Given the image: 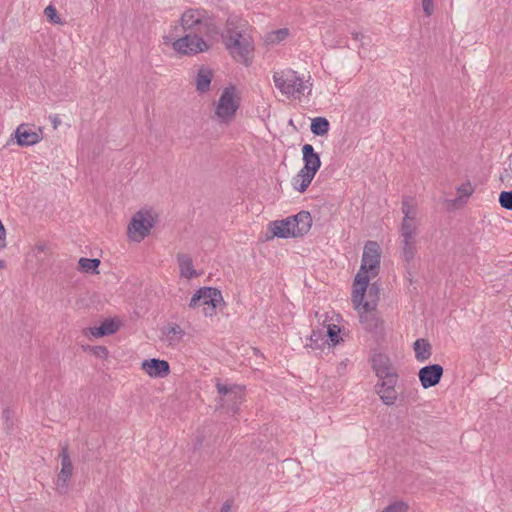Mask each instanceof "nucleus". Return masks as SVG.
<instances>
[{
	"label": "nucleus",
	"instance_id": "obj_1",
	"mask_svg": "<svg viewBox=\"0 0 512 512\" xmlns=\"http://www.w3.org/2000/svg\"><path fill=\"white\" fill-rule=\"evenodd\" d=\"M243 27L244 25L236 18H229L221 37L232 57L245 66H249L252 61L254 42Z\"/></svg>",
	"mask_w": 512,
	"mask_h": 512
},
{
	"label": "nucleus",
	"instance_id": "obj_2",
	"mask_svg": "<svg viewBox=\"0 0 512 512\" xmlns=\"http://www.w3.org/2000/svg\"><path fill=\"white\" fill-rule=\"evenodd\" d=\"M180 25L184 32L203 36L215 41L220 35V28L214 17L205 9L188 8L180 17Z\"/></svg>",
	"mask_w": 512,
	"mask_h": 512
},
{
	"label": "nucleus",
	"instance_id": "obj_3",
	"mask_svg": "<svg viewBox=\"0 0 512 512\" xmlns=\"http://www.w3.org/2000/svg\"><path fill=\"white\" fill-rule=\"evenodd\" d=\"M381 250L376 241H367L362 254L361 266L355 276L353 291L361 296V292H366L369 279L375 277L380 269Z\"/></svg>",
	"mask_w": 512,
	"mask_h": 512
},
{
	"label": "nucleus",
	"instance_id": "obj_4",
	"mask_svg": "<svg viewBox=\"0 0 512 512\" xmlns=\"http://www.w3.org/2000/svg\"><path fill=\"white\" fill-rule=\"evenodd\" d=\"M364 296L365 292H361V296L357 291L352 293V302L359 313V322L365 331L381 335L384 332V321L376 309V300L364 301Z\"/></svg>",
	"mask_w": 512,
	"mask_h": 512
},
{
	"label": "nucleus",
	"instance_id": "obj_5",
	"mask_svg": "<svg viewBox=\"0 0 512 512\" xmlns=\"http://www.w3.org/2000/svg\"><path fill=\"white\" fill-rule=\"evenodd\" d=\"M275 87L288 97L297 98L304 95L305 85L303 79L292 69H284L273 73Z\"/></svg>",
	"mask_w": 512,
	"mask_h": 512
},
{
	"label": "nucleus",
	"instance_id": "obj_6",
	"mask_svg": "<svg viewBox=\"0 0 512 512\" xmlns=\"http://www.w3.org/2000/svg\"><path fill=\"white\" fill-rule=\"evenodd\" d=\"M239 107L240 98L236 87L233 85L225 87L215 105V117L219 123L228 124L234 119Z\"/></svg>",
	"mask_w": 512,
	"mask_h": 512
},
{
	"label": "nucleus",
	"instance_id": "obj_7",
	"mask_svg": "<svg viewBox=\"0 0 512 512\" xmlns=\"http://www.w3.org/2000/svg\"><path fill=\"white\" fill-rule=\"evenodd\" d=\"M216 389L219 397L216 399L217 409H225L233 414L237 413L244 400V387L236 384L227 385L217 381Z\"/></svg>",
	"mask_w": 512,
	"mask_h": 512
},
{
	"label": "nucleus",
	"instance_id": "obj_8",
	"mask_svg": "<svg viewBox=\"0 0 512 512\" xmlns=\"http://www.w3.org/2000/svg\"><path fill=\"white\" fill-rule=\"evenodd\" d=\"M222 302L223 297L220 290L214 287H202L191 297L189 307L192 309L202 307L203 314L211 317Z\"/></svg>",
	"mask_w": 512,
	"mask_h": 512
},
{
	"label": "nucleus",
	"instance_id": "obj_9",
	"mask_svg": "<svg viewBox=\"0 0 512 512\" xmlns=\"http://www.w3.org/2000/svg\"><path fill=\"white\" fill-rule=\"evenodd\" d=\"M156 216L151 210H140L128 225V237L136 242L142 241L154 227Z\"/></svg>",
	"mask_w": 512,
	"mask_h": 512
},
{
	"label": "nucleus",
	"instance_id": "obj_10",
	"mask_svg": "<svg viewBox=\"0 0 512 512\" xmlns=\"http://www.w3.org/2000/svg\"><path fill=\"white\" fill-rule=\"evenodd\" d=\"M186 34L172 43L173 49L183 55H196L208 51L212 40L203 36L185 32Z\"/></svg>",
	"mask_w": 512,
	"mask_h": 512
},
{
	"label": "nucleus",
	"instance_id": "obj_11",
	"mask_svg": "<svg viewBox=\"0 0 512 512\" xmlns=\"http://www.w3.org/2000/svg\"><path fill=\"white\" fill-rule=\"evenodd\" d=\"M59 457L61 459V470L57 476L55 485L56 491L59 494H65L68 491L69 480L73 474V465L66 445L61 448Z\"/></svg>",
	"mask_w": 512,
	"mask_h": 512
},
{
	"label": "nucleus",
	"instance_id": "obj_12",
	"mask_svg": "<svg viewBox=\"0 0 512 512\" xmlns=\"http://www.w3.org/2000/svg\"><path fill=\"white\" fill-rule=\"evenodd\" d=\"M397 378L398 376H392L391 378L381 379L375 385V391L385 405L391 406L397 400L398 393L395 389Z\"/></svg>",
	"mask_w": 512,
	"mask_h": 512
},
{
	"label": "nucleus",
	"instance_id": "obj_13",
	"mask_svg": "<svg viewBox=\"0 0 512 512\" xmlns=\"http://www.w3.org/2000/svg\"><path fill=\"white\" fill-rule=\"evenodd\" d=\"M371 365L379 380L398 376L390 358L383 353H375L371 358Z\"/></svg>",
	"mask_w": 512,
	"mask_h": 512
},
{
	"label": "nucleus",
	"instance_id": "obj_14",
	"mask_svg": "<svg viewBox=\"0 0 512 512\" xmlns=\"http://www.w3.org/2000/svg\"><path fill=\"white\" fill-rule=\"evenodd\" d=\"M418 376L423 388L434 387L443 376V367L439 364L424 366L419 370Z\"/></svg>",
	"mask_w": 512,
	"mask_h": 512
},
{
	"label": "nucleus",
	"instance_id": "obj_15",
	"mask_svg": "<svg viewBox=\"0 0 512 512\" xmlns=\"http://www.w3.org/2000/svg\"><path fill=\"white\" fill-rule=\"evenodd\" d=\"M268 229L272 234L271 238L297 237L296 230L294 229L293 216L287 217L284 220L270 222Z\"/></svg>",
	"mask_w": 512,
	"mask_h": 512
},
{
	"label": "nucleus",
	"instance_id": "obj_16",
	"mask_svg": "<svg viewBox=\"0 0 512 512\" xmlns=\"http://www.w3.org/2000/svg\"><path fill=\"white\" fill-rule=\"evenodd\" d=\"M141 367L152 378H164L170 373V366L166 360L156 358L144 360Z\"/></svg>",
	"mask_w": 512,
	"mask_h": 512
},
{
	"label": "nucleus",
	"instance_id": "obj_17",
	"mask_svg": "<svg viewBox=\"0 0 512 512\" xmlns=\"http://www.w3.org/2000/svg\"><path fill=\"white\" fill-rule=\"evenodd\" d=\"M302 154H303V162L304 166L302 169L304 171H310L311 173H317L319 168L321 167V160L318 153L314 151V148L310 144H304L302 146Z\"/></svg>",
	"mask_w": 512,
	"mask_h": 512
},
{
	"label": "nucleus",
	"instance_id": "obj_18",
	"mask_svg": "<svg viewBox=\"0 0 512 512\" xmlns=\"http://www.w3.org/2000/svg\"><path fill=\"white\" fill-rule=\"evenodd\" d=\"M16 142L19 146H31L37 144L41 138L38 133L21 124L15 130Z\"/></svg>",
	"mask_w": 512,
	"mask_h": 512
},
{
	"label": "nucleus",
	"instance_id": "obj_19",
	"mask_svg": "<svg viewBox=\"0 0 512 512\" xmlns=\"http://www.w3.org/2000/svg\"><path fill=\"white\" fill-rule=\"evenodd\" d=\"M401 210L403 213L402 221L420 222V218L418 217V204L414 197H403Z\"/></svg>",
	"mask_w": 512,
	"mask_h": 512
},
{
	"label": "nucleus",
	"instance_id": "obj_20",
	"mask_svg": "<svg viewBox=\"0 0 512 512\" xmlns=\"http://www.w3.org/2000/svg\"><path fill=\"white\" fill-rule=\"evenodd\" d=\"M120 328V325L117 321L113 319H105L100 326L98 327H90L88 332L91 336L95 338L112 335L116 333Z\"/></svg>",
	"mask_w": 512,
	"mask_h": 512
},
{
	"label": "nucleus",
	"instance_id": "obj_21",
	"mask_svg": "<svg viewBox=\"0 0 512 512\" xmlns=\"http://www.w3.org/2000/svg\"><path fill=\"white\" fill-rule=\"evenodd\" d=\"M213 78V72L206 66H201L195 76L196 90L199 93L208 92Z\"/></svg>",
	"mask_w": 512,
	"mask_h": 512
},
{
	"label": "nucleus",
	"instance_id": "obj_22",
	"mask_svg": "<svg viewBox=\"0 0 512 512\" xmlns=\"http://www.w3.org/2000/svg\"><path fill=\"white\" fill-rule=\"evenodd\" d=\"M401 239L402 256L406 262H411L416 253L417 235L399 234Z\"/></svg>",
	"mask_w": 512,
	"mask_h": 512
},
{
	"label": "nucleus",
	"instance_id": "obj_23",
	"mask_svg": "<svg viewBox=\"0 0 512 512\" xmlns=\"http://www.w3.org/2000/svg\"><path fill=\"white\" fill-rule=\"evenodd\" d=\"M293 222L297 237L303 236L312 226V217L308 211H301L293 216Z\"/></svg>",
	"mask_w": 512,
	"mask_h": 512
},
{
	"label": "nucleus",
	"instance_id": "obj_24",
	"mask_svg": "<svg viewBox=\"0 0 512 512\" xmlns=\"http://www.w3.org/2000/svg\"><path fill=\"white\" fill-rule=\"evenodd\" d=\"M315 175V173H311L310 171L307 172L304 171V169H301L292 179L293 188L300 193L305 192L314 179Z\"/></svg>",
	"mask_w": 512,
	"mask_h": 512
},
{
	"label": "nucleus",
	"instance_id": "obj_25",
	"mask_svg": "<svg viewBox=\"0 0 512 512\" xmlns=\"http://www.w3.org/2000/svg\"><path fill=\"white\" fill-rule=\"evenodd\" d=\"M177 262L182 277L191 279L197 276V272L193 267L192 258L188 254L179 253L177 255Z\"/></svg>",
	"mask_w": 512,
	"mask_h": 512
},
{
	"label": "nucleus",
	"instance_id": "obj_26",
	"mask_svg": "<svg viewBox=\"0 0 512 512\" xmlns=\"http://www.w3.org/2000/svg\"><path fill=\"white\" fill-rule=\"evenodd\" d=\"M184 334V330L177 324H168L164 328L165 341L171 346L180 343Z\"/></svg>",
	"mask_w": 512,
	"mask_h": 512
},
{
	"label": "nucleus",
	"instance_id": "obj_27",
	"mask_svg": "<svg viewBox=\"0 0 512 512\" xmlns=\"http://www.w3.org/2000/svg\"><path fill=\"white\" fill-rule=\"evenodd\" d=\"M415 357L418 361L424 362L431 356V345L425 339H417L413 345Z\"/></svg>",
	"mask_w": 512,
	"mask_h": 512
},
{
	"label": "nucleus",
	"instance_id": "obj_28",
	"mask_svg": "<svg viewBox=\"0 0 512 512\" xmlns=\"http://www.w3.org/2000/svg\"><path fill=\"white\" fill-rule=\"evenodd\" d=\"M330 128L329 121L324 117H316L312 119L310 129L316 136H323L328 133Z\"/></svg>",
	"mask_w": 512,
	"mask_h": 512
},
{
	"label": "nucleus",
	"instance_id": "obj_29",
	"mask_svg": "<svg viewBox=\"0 0 512 512\" xmlns=\"http://www.w3.org/2000/svg\"><path fill=\"white\" fill-rule=\"evenodd\" d=\"M79 268L89 274H99L98 267L100 260L97 258H80Z\"/></svg>",
	"mask_w": 512,
	"mask_h": 512
},
{
	"label": "nucleus",
	"instance_id": "obj_30",
	"mask_svg": "<svg viewBox=\"0 0 512 512\" xmlns=\"http://www.w3.org/2000/svg\"><path fill=\"white\" fill-rule=\"evenodd\" d=\"M288 35L289 30L287 28L278 29L268 33L265 37V42L271 45L279 44L281 41L286 39Z\"/></svg>",
	"mask_w": 512,
	"mask_h": 512
},
{
	"label": "nucleus",
	"instance_id": "obj_31",
	"mask_svg": "<svg viewBox=\"0 0 512 512\" xmlns=\"http://www.w3.org/2000/svg\"><path fill=\"white\" fill-rule=\"evenodd\" d=\"M474 192V188L471 184V182H466V183H463L461 186H459L457 188V193H458V197L453 200V203L455 204L456 202H462V203H465L466 200L472 195V193Z\"/></svg>",
	"mask_w": 512,
	"mask_h": 512
},
{
	"label": "nucleus",
	"instance_id": "obj_32",
	"mask_svg": "<svg viewBox=\"0 0 512 512\" xmlns=\"http://www.w3.org/2000/svg\"><path fill=\"white\" fill-rule=\"evenodd\" d=\"M310 344L307 346H310L311 348H321L325 343V333L323 329L313 330L310 335Z\"/></svg>",
	"mask_w": 512,
	"mask_h": 512
},
{
	"label": "nucleus",
	"instance_id": "obj_33",
	"mask_svg": "<svg viewBox=\"0 0 512 512\" xmlns=\"http://www.w3.org/2000/svg\"><path fill=\"white\" fill-rule=\"evenodd\" d=\"M420 222L402 221L399 234L418 235Z\"/></svg>",
	"mask_w": 512,
	"mask_h": 512
},
{
	"label": "nucleus",
	"instance_id": "obj_34",
	"mask_svg": "<svg viewBox=\"0 0 512 512\" xmlns=\"http://www.w3.org/2000/svg\"><path fill=\"white\" fill-rule=\"evenodd\" d=\"M339 334H340V327L338 325H335V324L327 325V333L325 336L328 337L330 345L335 346L340 342L341 338L339 337Z\"/></svg>",
	"mask_w": 512,
	"mask_h": 512
},
{
	"label": "nucleus",
	"instance_id": "obj_35",
	"mask_svg": "<svg viewBox=\"0 0 512 512\" xmlns=\"http://www.w3.org/2000/svg\"><path fill=\"white\" fill-rule=\"evenodd\" d=\"M44 14L52 24H62V20L57 13L56 8L53 5H48L44 9Z\"/></svg>",
	"mask_w": 512,
	"mask_h": 512
},
{
	"label": "nucleus",
	"instance_id": "obj_36",
	"mask_svg": "<svg viewBox=\"0 0 512 512\" xmlns=\"http://www.w3.org/2000/svg\"><path fill=\"white\" fill-rule=\"evenodd\" d=\"M498 200L502 208L512 211V190L502 191Z\"/></svg>",
	"mask_w": 512,
	"mask_h": 512
},
{
	"label": "nucleus",
	"instance_id": "obj_37",
	"mask_svg": "<svg viewBox=\"0 0 512 512\" xmlns=\"http://www.w3.org/2000/svg\"><path fill=\"white\" fill-rule=\"evenodd\" d=\"M408 504L404 501H396L388 505L382 512H408Z\"/></svg>",
	"mask_w": 512,
	"mask_h": 512
},
{
	"label": "nucleus",
	"instance_id": "obj_38",
	"mask_svg": "<svg viewBox=\"0 0 512 512\" xmlns=\"http://www.w3.org/2000/svg\"><path fill=\"white\" fill-rule=\"evenodd\" d=\"M368 297L369 300H376V304L378 303L379 299V288L376 283H373L368 288Z\"/></svg>",
	"mask_w": 512,
	"mask_h": 512
},
{
	"label": "nucleus",
	"instance_id": "obj_39",
	"mask_svg": "<svg viewBox=\"0 0 512 512\" xmlns=\"http://www.w3.org/2000/svg\"><path fill=\"white\" fill-rule=\"evenodd\" d=\"M422 8L427 17L431 16L434 12L433 0H422Z\"/></svg>",
	"mask_w": 512,
	"mask_h": 512
},
{
	"label": "nucleus",
	"instance_id": "obj_40",
	"mask_svg": "<svg viewBox=\"0 0 512 512\" xmlns=\"http://www.w3.org/2000/svg\"><path fill=\"white\" fill-rule=\"evenodd\" d=\"M37 254L46 253L48 251V246L45 243H39L34 248Z\"/></svg>",
	"mask_w": 512,
	"mask_h": 512
},
{
	"label": "nucleus",
	"instance_id": "obj_41",
	"mask_svg": "<svg viewBox=\"0 0 512 512\" xmlns=\"http://www.w3.org/2000/svg\"><path fill=\"white\" fill-rule=\"evenodd\" d=\"M96 349H97L96 353H97L98 355H100V354H103V355H105V356H107V355H108V350H107V348H106V347H104V346H98Z\"/></svg>",
	"mask_w": 512,
	"mask_h": 512
},
{
	"label": "nucleus",
	"instance_id": "obj_42",
	"mask_svg": "<svg viewBox=\"0 0 512 512\" xmlns=\"http://www.w3.org/2000/svg\"><path fill=\"white\" fill-rule=\"evenodd\" d=\"M231 511V505L229 503H224L220 509V512H230Z\"/></svg>",
	"mask_w": 512,
	"mask_h": 512
},
{
	"label": "nucleus",
	"instance_id": "obj_43",
	"mask_svg": "<svg viewBox=\"0 0 512 512\" xmlns=\"http://www.w3.org/2000/svg\"><path fill=\"white\" fill-rule=\"evenodd\" d=\"M3 418L8 422L11 418V411L9 409H5L3 411Z\"/></svg>",
	"mask_w": 512,
	"mask_h": 512
},
{
	"label": "nucleus",
	"instance_id": "obj_44",
	"mask_svg": "<svg viewBox=\"0 0 512 512\" xmlns=\"http://www.w3.org/2000/svg\"><path fill=\"white\" fill-rule=\"evenodd\" d=\"M510 177V171L508 169H504L503 173L501 174V180L503 181L506 178Z\"/></svg>",
	"mask_w": 512,
	"mask_h": 512
},
{
	"label": "nucleus",
	"instance_id": "obj_45",
	"mask_svg": "<svg viewBox=\"0 0 512 512\" xmlns=\"http://www.w3.org/2000/svg\"><path fill=\"white\" fill-rule=\"evenodd\" d=\"M315 316L318 318V321H321L322 318L324 317L323 323H325L328 320V316L327 315H319L318 312L315 313Z\"/></svg>",
	"mask_w": 512,
	"mask_h": 512
},
{
	"label": "nucleus",
	"instance_id": "obj_46",
	"mask_svg": "<svg viewBox=\"0 0 512 512\" xmlns=\"http://www.w3.org/2000/svg\"><path fill=\"white\" fill-rule=\"evenodd\" d=\"M52 123H53V127H54V128H57V127H58V125L60 124V120L58 119V117H57V116H54V117L52 118Z\"/></svg>",
	"mask_w": 512,
	"mask_h": 512
},
{
	"label": "nucleus",
	"instance_id": "obj_47",
	"mask_svg": "<svg viewBox=\"0 0 512 512\" xmlns=\"http://www.w3.org/2000/svg\"><path fill=\"white\" fill-rule=\"evenodd\" d=\"M355 40H359L361 38V34L358 32L352 33Z\"/></svg>",
	"mask_w": 512,
	"mask_h": 512
},
{
	"label": "nucleus",
	"instance_id": "obj_48",
	"mask_svg": "<svg viewBox=\"0 0 512 512\" xmlns=\"http://www.w3.org/2000/svg\"><path fill=\"white\" fill-rule=\"evenodd\" d=\"M2 263H3V262H2V261H0V266H2Z\"/></svg>",
	"mask_w": 512,
	"mask_h": 512
}]
</instances>
